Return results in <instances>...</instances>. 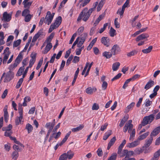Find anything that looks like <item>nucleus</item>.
I'll use <instances>...</instances> for the list:
<instances>
[{
    "mask_svg": "<svg viewBox=\"0 0 160 160\" xmlns=\"http://www.w3.org/2000/svg\"><path fill=\"white\" fill-rule=\"evenodd\" d=\"M108 86V83L105 81H103L102 85V90H105L106 89Z\"/></svg>",
    "mask_w": 160,
    "mask_h": 160,
    "instance_id": "obj_59",
    "label": "nucleus"
},
{
    "mask_svg": "<svg viewBox=\"0 0 160 160\" xmlns=\"http://www.w3.org/2000/svg\"><path fill=\"white\" fill-rule=\"evenodd\" d=\"M131 131V132L130 133V136L129 138L130 140H131L132 139H133L135 137L136 133L135 130V129H132ZM130 132H131V131Z\"/></svg>",
    "mask_w": 160,
    "mask_h": 160,
    "instance_id": "obj_38",
    "label": "nucleus"
},
{
    "mask_svg": "<svg viewBox=\"0 0 160 160\" xmlns=\"http://www.w3.org/2000/svg\"><path fill=\"white\" fill-rule=\"evenodd\" d=\"M149 133L150 132H145L144 134L139 136L137 139L139 141L140 140H143L145 139L149 135Z\"/></svg>",
    "mask_w": 160,
    "mask_h": 160,
    "instance_id": "obj_24",
    "label": "nucleus"
},
{
    "mask_svg": "<svg viewBox=\"0 0 160 160\" xmlns=\"http://www.w3.org/2000/svg\"><path fill=\"white\" fill-rule=\"evenodd\" d=\"M101 42L107 47H109L110 45V39L108 37H102L101 38Z\"/></svg>",
    "mask_w": 160,
    "mask_h": 160,
    "instance_id": "obj_9",
    "label": "nucleus"
},
{
    "mask_svg": "<svg viewBox=\"0 0 160 160\" xmlns=\"http://www.w3.org/2000/svg\"><path fill=\"white\" fill-rule=\"evenodd\" d=\"M30 11L29 9H25L22 12V16L24 17L27 16V15L30 14Z\"/></svg>",
    "mask_w": 160,
    "mask_h": 160,
    "instance_id": "obj_43",
    "label": "nucleus"
},
{
    "mask_svg": "<svg viewBox=\"0 0 160 160\" xmlns=\"http://www.w3.org/2000/svg\"><path fill=\"white\" fill-rule=\"evenodd\" d=\"M52 47V44L47 43L45 49L42 52L44 54H46L51 49Z\"/></svg>",
    "mask_w": 160,
    "mask_h": 160,
    "instance_id": "obj_23",
    "label": "nucleus"
},
{
    "mask_svg": "<svg viewBox=\"0 0 160 160\" xmlns=\"http://www.w3.org/2000/svg\"><path fill=\"white\" fill-rule=\"evenodd\" d=\"M18 112L19 114V117L21 118L23 117V108L22 107V104H19V107L18 108Z\"/></svg>",
    "mask_w": 160,
    "mask_h": 160,
    "instance_id": "obj_35",
    "label": "nucleus"
},
{
    "mask_svg": "<svg viewBox=\"0 0 160 160\" xmlns=\"http://www.w3.org/2000/svg\"><path fill=\"white\" fill-rule=\"evenodd\" d=\"M112 54H113L111 52H110L106 51L104 52L102 54V56L106 57L107 58H111Z\"/></svg>",
    "mask_w": 160,
    "mask_h": 160,
    "instance_id": "obj_27",
    "label": "nucleus"
},
{
    "mask_svg": "<svg viewBox=\"0 0 160 160\" xmlns=\"http://www.w3.org/2000/svg\"><path fill=\"white\" fill-rule=\"evenodd\" d=\"M73 58V56L71 55L68 59L66 65L67 66H68L70 64L71 61L72 60Z\"/></svg>",
    "mask_w": 160,
    "mask_h": 160,
    "instance_id": "obj_56",
    "label": "nucleus"
},
{
    "mask_svg": "<svg viewBox=\"0 0 160 160\" xmlns=\"http://www.w3.org/2000/svg\"><path fill=\"white\" fill-rule=\"evenodd\" d=\"M149 35L146 33H143L138 36L136 38V41L138 42L143 39L148 38L149 37Z\"/></svg>",
    "mask_w": 160,
    "mask_h": 160,
    "instance_id": "obj_13",
    "label": "nucleus"
},
{
    "mask_svg": "<svg viewBox=\"0 0 160 160\" xmlns=\"http://www.w3.org/2000/svg\"><path fill=\"white\" fill-rule=\"evenodd\" d=\"M81 37H79V39H80V41L84 42L86 38L88 36V34L86 32H84L81 35Z\"/></svg>",
    "mask_w": 160,
    "mask_h": 160,
    "instance_id": "obj_32",
    "label": "nucleus"
},
{
    "mask_svg": "<svg viewBox=\"0 0 160 160\" xmlns=\"http://www.w3.org/2000/svg\"><path fill=\"white\" fill-rule=\"evenodd\" d=\"M143 149L141 148H137L134 150V152L137 154H139L143 152Z\"/></svg>",
    "mask_w": 160,
    "mask_h": 160,
    "instance_id": "obj_53",
    "label": "nucleus"
},
{
    "mask_svg": "<svg viewBox=\"0 0 160 160\" xmlns=\"http://www.w3.org/2000/svg\"><path fill=\"white\" fill-rule=\"evenodd\" d=\"M32 2H23L22 4L24 5V8H27V9H29L31 5Z\"/></svg>",
    "mask_w": 160,
    "mask_h": 160,
    "instance_id": "obj_33",
    "label": "nucleus"
},
{
    "mask_svg": "<svg viewBox=\"0 0 160 160\" xmlns=\"http://www.w3.org/2000/svg\"><path fill=\"white\" fill-rule=\"evenodd\" d=\"M84 127V125L83 124H80L78 127L75 128H73L72 129V131L73 132H76L79 131Z\"/></svg>",
    "mask_w": 160,
    "mask_h": 160,
    "instance_id": "obj_25",
    "label": "nucleus"
},
{
    "mask_svg": "<svg viewBox=\"0 0 160 160\" xmlns=\"http://www.w3.org/2000/svg\"><path fill=\"white\" fill-rule=\"evenodd\" d=\"M99 108V106L98 104L96 103H94L92 107V110H98Z\"/></svg>",
    "mask_w": 160,
    "mask_h": 160,
    "instance_id": "obj_57",
    "label": "nucleus"
},
{
    "mask_svg": "<svg viewBox=\"0 0 160 160\" xmlns=\"http://www.w3.org/2000/svg\"><path fill=\"white\" fill-rule=\"evenodd\" d=\"M121 73H118L117 75L115 76L112 79V81H113L119 79L121 77Z\"/></svg>",
    "mask_w": 160,
    "mask_h": 160,
    "instance_id": "obj_63",
    "label": "nucleus"
},
{
    "mask_svg": "<svg viewBox=\"0 0 160 160\" xmlns=\"http://www.w3.org/2000/svg\"><path fill=\"white\" fill-rule=\"evenodd\" d=\"M88 10V8H85L80 12L77 19V21H80L81 19L82 18L83 16H84V17H85V15L87 12Z\"/></svg>",
    "mask_w": 160,
    "mask_h": 160,
    "instance_id": "obj_11",
    "label": "nucleus"
},
{
    "mask_svg": "<svg viewBox=\"0 0 160 160\" xmlns=\"http://www.w3.org/2000/svg\"><path fill=\"white\" fill-rule=\"evenodd\" d=\"M111 52L113 55H115L118 54L121 51V49L117 45H114L111 50Z\"/></svg>",
    "mask_w": 160,
    "mask_h": 160,
    "instance_id": "obj_7",
    "label": "nucleus"
},
{
    "mask_svg": "<svg viewBox=\"0 0 160 160\" xmlns=\"http://www.w3.org/2000/svg\"><path fill=\"white\" fill-rule=\"evenodd\" d=\"M25 129L28 131V133H29L32 131L33 127L31 125L28 123L26 125Z\"/></svg>",
    "mask_w": 160,
    "mask_h": 160,
    "instance_id": "obj_29",
    "label": "nucleus"
},
{
    "mask_svg": "<svg viewBox=\"0 0 160 160\" xmlns=\"http://www.w3.org/2000/svg\"><path fill=\"white\" fill-rule=\"evenodd\" d=\"M154 117L153 114L144 117L142 119V122L144 125L150 124L154 120Z\"/></svg>",
    "mask_w": 160,
    "mask_h": 160,
    "instance_id": "obj_2",
    "label": "nucleus"
},
{
    "mask_svg": "<svg viewBox=\"0 0 160 160\" xmlns=\"http://www.w3.org/2000/svg\"><path fill=\"white\" fill-rule=\"evenodd\" d=\"M18 156V152L15 151L13 152L12 155V158L14 160H16Z\"/></svg>",
    "mask_w": 160,
    "mask_h": 160,
    "instance_id": "obj_40",
    "label": "nucleus"
},
{
    "mask_svg": "<svg viewBox=\"0 0 160 160\" xmlns=\"http://www.w3.org/2000/svg\"><path fill=\"white\" fill-rule=\"evenodd\" d=\"M160 156V149L155 152L153 154V157L150 160H158Z\"/></svg>",
    "mask_w": 160,
    "mask_h": 160,
    "instance_id": "obj_18",
    "label": "nucleus"
},
{
    "mask_svg": "<svg viewBox=\"0 0 160 160\" xmlns=\"http://www.w3.org/2000/svg\"><path fill=\"white\" fill-rule=\"evenodd\" d=\"M22 58V56L21 53H20L17 58H16V62H20Z\"/></svg>",
    "mask_w": 160,
    "mask_h": 160,
    "instance_id": "obj_52",
    "label": "nucleus"
},
{
    "mask_svg": "<svg viewBox=\"0 0 160 160\" xmlns=\"http://www.w3.org/2000/svg\"><path fill=\"white\" fill-rule=\"evenodd\" d=\"M65 153L66 154L68 158L69 159L72 158L74 155V153L71 151H68L67 153Z\"/></svg>",
    "mask_w": 160,
    "mask_h": 160,
    "instance_id": "obj_39",
    "label": "nucleus"
},
{
    "mask_svg": "<svg viewBox=\"0 0 160 160\" xmlns=\"http://www.w3.org/2000/svg\"><path fill=\"white\" fill-rule=\"evenodd\" d=\"M106 0H101L99 2L97 10V12L99 11L102 8L103 5L104 4Z\"/></svg>",
    "mask_w": 160,
    "mask_h": 160,
    "instance_id": "obj_26",
    "label": "nucleus"
},
{
    "mask_svg": "<svg viewBox=\"0 0 160 160\" xmlns=\"http://www.w3.org/2000/svg\"><path fill=\"white\" fill-rule=\"evenodd\" d=\"M129 118V116L128 115H125L123 118L121 120L120 123L119 124V126L120 127H121L123 126L125 123L128 120Z\"/></svg>",
    "mask_w": 160,
    "mask_h": 160,
    "instance_id": "obj_21",
    "label": "nucleus"
},
{
    "mask_svg": "<svg viewBox=\"0 0 160 160\" xmlns=\"http://www.w3.org/2000/svg\"><path fill=\"white\" fill-rule=\"evenodd\" d=\"M84 27L81 26L77 30V32H76L77 33V34L78 35H80L82 33V32L84 30Z\"/></svg>",
    "mask_w": 160,
    "mask_h": 160,
    "instance_id": "obj_48",
    "label": "nucleus"
},
{
    "mask_svg": "<svg viewBox=\"0 0 160 160\" xmlns=\"http://www.w3.org/2000/svg\"><path fill=\"white\" fill-rule=\"evenodd\" d=\"M61 22L62 17L61 16H59L56 18L54 22L52 24L57 28L61 24Z\"/></svg>",
    "mask_w": 160,
    "mask_h": 160,
    "instance_id": "obj_15",
    "label": "nucleus"
},
{
    "mask_svg": "<svg viewBox=\"0 0 160 160\" xmlns=\"http://www.w3.org/2000/svg\"><path fill=\"white\" fill-rule=\"evenodd\" d=\"M53 18L52 17L50 16L46 15L44 19V23L49 25L52 22Z\"/></svg>",
    "mask_w": 160,
    "mask_h": 160,
    "instance_id": "obj_22",
    "label": "nucleus"
},
{
    "mask_svg": "<svg viewBox=\"0 0 160 160\" xmlns=\"http://www.w3.org/2000/svg\"><path fill=\"white\" fill-rule=\"evenodd\" d=\"M32 17V15L31 14L27 15V16H24V21L25 22H28L30 21Z\"/></svg>",
    "mask_w": 160,
    "mask_h": 160,
    "instance_id": "obj_41",
    "label": "nucleus"
},
{
    "mask_svg": "<svg viewBox=\"0 0 160 160\" xmlns=\"http://www.w3.org/2000/svg\"><path fill=\"white\" fill-rule=\"evenodd\" d=\"M98 4V2H96L93 3V8H90L87 11L85 17L83 18V20L84 21H86L88 19L92 11L95 10Z\"/></svg>",
    "mask_w": 160,
    "mask_h": 160,
    "instance_id": "obj_1",
    "label": "nucleus"
},
{
    "mask_svg": "<svg viewBox=\"0 0 160 160\" xmlns=\"http://www.w3.org/2000/svg\"><path fill=\"white\" fill-rule=\"evenodd\" d=\"M8 106L6 105L3 109L4 111V117L5 121L7 123L8 122V119L9 115L7 111Z\"/></svg>",
    "mask_w": 160,
    "mask_h": 160,
    "instance_id": "obj_12",
    "label": "nucleus"
},
{
    "mask_svg": "<svg viewBox=\"0 0 160 160\" xmlns=\"http://www.w3.org/2000/svg\"><path fill=\"white\" fill-rule=\"evenodd\" d=\"M54 35V34L53 33H51L50 35L47 38L45 42L47 43L52 44L51 42L53 38Z\"/></svg>",
    "mask_w": 160,
    "mask_h": 160,
    "instance_id": "obj_31",
    "label": "nucleus"
},
{
    "mask_svg": "<svg viewBox=\"0 0 160 160\" xmlns=\"http://www.w3.org/2000/svg\"><path fill=\"white\" fill-rule=\"evenodd\" d=\"M152 49V46H150L148 48L142 50V52L144 53H147L150 52Z\"/></svg>",
    "mask_w": 160,
    "mask_h": 160,
    "instance_id": "obj_36",
    "label": "nucleus"
},
{
    "mask_svg": "<svg viewBox=\"0 0 160 160\" xmlns=\"http://www.w3.org/2000/svg\"><path fill=\"white\" fill-rule=\"evenodd\" d=\"M160 132V126L158 127L155 128L151 132L150 136L152 137L157 135Z\"/></svg>",
    "mask_w": 160,
    "mask_h": 160,
    "instance_id": "obj_14",
    "label": "nucleus"
},
{
    "mask_svg": "<svg viewBox=\"0 0 160 160\" xmlns=\"http://www.w3.org/2000/svg\"><path fill=\"white\" fill-rule=\"evenodd\" d=\"M71 131H69L66 134L64 138L63 139V140L61 142L60 145H62L65 142L67 141L68 137L71 134Z\"/></svg>",
    "mask_w": 160,
    "mask_h": 160,
    "instance_id": "obj_34",
    "label": "nucleus"
},
{
    "mask_svg": "<svg viewBox=\"0 0 160 160\" xmlns=\"http://www.w3.org/2000/svg\"><path fill=\"white\" fill-rule=\"evenodd\" d=\"M137 52L136 50H134L128 53L127 55L128 57L133 56L137 53Z\"/></svg>",
    "mask_w": 160,
    "mask_h": 160,
    "instance_id": "obj_42",
    "label": "nucleus"
},
{
    "mask_svg": "<svg viewBox=\"0 0 160 160\" xmlns=\"http://www.w3.org/2000/svg\"><path fill=\"white\" fill-rule=\"evenodd\" d=\"M9 49V48L8 47H7L4 51L3 54L4 55L3 60V63H6L9 56L11 53Z\"/></svg>",
    "mask_w": 160,
    "mask_h": 160,
    "instance_id": "obj_4",
    "label": "nucleus"
},
{
    "mask_svg": "<svg viewBox=\"0 0 160 160\" xmlns=\"http://www.w3.org/2000/svg\"><path fill=\"white\" fill-rule=\"evenodd\" d=\"M152 103V102L150 101L149 99H146L144 103L145 106L148 107L150 106Z\"/></svg>",
    "mask_w": 160,
    "mask_h": 160,
    "instance_id": "obj_54",
    "label": "nucleus"
},
{
    "mask_svg": "<svg viewBox=\"0 0 160 160\" xmlns=\"http://www.w3.org/2000/svg\"><path fill=\"white\" fill-rule=\"evenodd\" d=\"M77 36V33H75L73 34L72 35V37L70 41L69 44H71L74 41V39Z\"/></svg>",
    "mask_w": 160,
    "mask_h": 160,
    "instance_id": "obj_58",
    "label": "nucleus"
},
{
    "mask_svg": "<svg viewBox=\"0 0 160 160\" xmlns=\"http://www.w3.org/2000/svg\"><path fill=\"white\" fill-rule=\"evenodd\" d=\"M116 140V137H114L110 140L108 144L112 146L114 144Z\"/></svg>",
    "mask_w": 160,
    "mask_h": 160,
    "instance_id": "obj_64",
    "label": "nucleus"
},
{
    "mask_svg": "<svg viewBox=\"0 0 160 160\" xmlns=\"http://www.w3.org/2000/svg\"><path fill=\"white\" fill-rule=\"evenodd\" d=\"M89 65V62H88L86 63L85 66L84 67V69H83V70L82 72V75H83L85 74V72L86 71V70H87V68Z\"/></svg>",
    "mask_w": 160,
    "mask_h": 160,
    "instance_id": "obj_60",
    "label": "nucleus"
},
{
    "mask_svg": "<svg viewBox=\"0 0 160 160\" xmlns=\"http://www.w3.org/2000/svg\"><path fill=\"white\" fill-rule=\"evenodd\" d=\"M21 40L18 39L14 42L13 44V47H17L21 43Z\"/></svg>",
    "mask_w": 160,
    "mask_h": 160,
    "instance_id": "obj_46",
    "label": "nucleus"
},
{
    "mask_svg": "<svg viewBox=\"0 0 160 160\" xmlns=\"http://www.w3.org/2000/svg\"><path fill=\"white\" fill-rule=\"evenodd\" d=\"M128 150L127 149H124L122 150H118V153L121 157H122L125 156H126Z\"/></svg>",
    "mask_w": 160,
    "mask_h": 160,
    "instance_id": "obj_19",
    "label": "nucleus"
},
{
    "mask_svg": "<svg viewBox=\"0 0 160 160\" xmlns=\"http://www.w3.org/2000/svg\"><path fill=\"white\" fill-rule=\"evenodd\" d=\"M68 157L66 153L62 154L59 157V160H66Z\"/></svg>",
    "mask_w": 160,
    "mask_h": 160,
    "instance_id": "obj_47",
    "label": "nucleus"
},
{
    "mask_svg": "<svg viewBox=\"0 0 160 160\" xmlns=\"http://www.w3.org/2000/svg\"><path fill=\"white\" fill-rule=\"evenodd\" d=\"M55 124V119H54L53 120V122L52 123L48 122V123H46V124L45 125V127L46 128H49V127L51 126V127L53 128Z\"/></svg>",
    "mask_w": 160,
    "mask_h": 160,
    "instance_id": "obj_37",
    "label": "nucleus"
},
{
    "mask_svg": "<svg viewBox=\"0 0 160 160\" xmlns=\"http://www.w3.org/2000/svg\"><path fill=\"white\" fill-rule=\"evenodd\" d=\"M120 64L119 62H116L114 63L112 66V69L113 71H116L119 68Z\"/></svg>",
    "mask_w": 160,
    "mask_h": 160,
    "instance_id": "obj_28",
    "label": "nucleus"
},
{
    "mask_svg": "<svg viewBox=\"0 0 160 160\" xmlns=\"http://www.w3.org/2000/svg\"><path fill=\"white\" fill-rule=\"evenodd\" d=\"M44 35V33L42 30H40L38 33L35 35L38 38H39L42 36Z\"/></svg>",
    "mask_w": 160,
    "mask_h": 160,
    "instance_id": "obj_55",
    "label": "nucleus"
},
{
    "mask_svg": "<svg viewBox=\"0 0 160 160\" xmlns=\"http://www.w3.org/2000/svg\"><path fill=\"white\" fill-rule=\"evenodd\" d=\"M135 103L134 102H132L130 105H128L126 109L127 112H128L132 107L135 105Z\"/></svg>",
    "mask_w": 160,
    "mask_h": 160,
    "instance_id": "obj_50",
    "label": "nucleus"
},
{
    "mask_svg": "<svg viewBox=\"0 0 160 160\" xmlns=\"http://www.w3.org/2000/svg\"><path fill=\"white\" fill-rule=\"evenodd\" d=\"M117 157V154L113 153L108 160H115Z\"/></svg>",
    "mask_w": 160,
    "mask_h": 160,
    "instance_id": "obj_61",
    "label": "nucleus"
},
{
    "mask_svg": "<svg viewBox=\"0 0 160 160\" xmlns=\"http://www.w3.org/2000/svg\"><path fill=\"white\" fill-rule=\"evenodd\" d=\"M116 30L111 27L110 30L109 34L112 37H114L115 35Z\"/></svg>",
    "mask_w": 160,
    "mask_h": 160,
    "instance_id": "obj_49",
    "label": "nucleus"
},
{
    "mask_svg": "<svg viewBox=\"0 0 160 160\" xmlns=\"http://www.w3.org/2000/svg\"><path fill=\"white\" fill-rule=\"evenodd\" d=\"M132 120H129L128 122L126 123L123 128V131L124 132H126L128 129V133H130L131 131L133 128V125L132 124Z\"/></svg>",
    "mask_w": 160,
    "mask_h": 160,
    "instance_id": "obj_3",
    "label": "nucleus"
},
{
    "mask_svg": "<svg viewBox=\"0 0 160 160\" xmlns=\"http://www.w3.org/2000/svg\"><path fill=\"white\" fill-rule=\"evenodd\" d=\"M12 13L8 14L7 12H4L3 14L2 18V20L4 22H9L11 19Z\"/></svg>",
    "mask_w": 160,
    "mask_h": 160,
    "instance_id": "obj_6",
    "label": "nucleus"
},
{
    "mask_svg": "<svg viewBox=\"0 0 160 160\" xmlns=\"http://www.w3.org/2000/svg\"><path fill=\"white\" fill-rule=\"evenodd\" d=\"M60 123H59L52 130V132L55 134L57 130L59 128L60 125Z\"/></svg>",
    "mask_w": 160,
    "mask_h": 160,
    "instance_id": "obj_62",
    "label": "nucleus"
},
{
    "mask_svg": "<svg viewBox=\"0 0 160 160\" xmlns=\"http://www.w3.org/2000/svg\"><path fill=\"white\" fill-rule=\"evenodd\" d=\"M112 134V131L111 130H108L104 134L103 137V139L105 140H106Z\"/></svg>",
    "mask_w": 160,
    "mask_h": 160,
    "instance_id": "obj_30",
    "label": "nucleus"
},
{
    "mask_svg": "<svg viewBox=\"0 0 160 160\" xmlns=\"http://www.w3.org/2000/svg\"><path fill=\"white\" fill-rule=\"evenodd\" d=\"M97 90V89L95 87L91 88L89 87L86 90V92L89 94H92L93 92H95Z\"/></svg>",
    "mask_w": 160,
    "mask_h": 160,
    "instance_id": "obj_17",
    "label": "nucleus"
},
{
    "mask_svg": "<svg viewBox=\"0 0 160 160\" xmlns=\"http://www.w3.org/2000/svg\"><path fill=\"white\" fill-rule=\"evenodd\" d=\"M36 53H32L31 55V58L30 60L29 66L30 68L32 67L36 61Z\"/></svg>",
    "mask_w": 160,
    "mask_h": 160,
    "instance_id": "obj_10",
    "label": "nucleus"
},
{
    "mask_svg": "<svg viewBox=\"0 0 160 160\" xmlns=\"http://www.w3.org/2000/svg\"><path fill=\"white\" fill-rule=\"evenodd\" d=\"M23 78H22L19 79L16 86V88H20L23 81Z\"/></svg>",
    "mask_w": 160,
    "mask_h": 160,
    "instance_id": "obj_45",
    "label": "nucleus"
},
{
    "mask_svg": "<svg viewBox=\"0 0 160 160\" xmlns=\"http://www.w3.org/2000/svg\"><path fill=\"white\" fill-rule=\"evenodd\" d=\"M153 138V137L150 136V138H148L145 141V143L144 144V146L146 148H148L150 145L151 144Z\"/></svg>",
    "mask_w": 160,
    "mask_h": 160,
    "instance_id": "obj_16",
    "label": "nucleus"
},
{
    "mask_svg": "<svg viewBox=\"0 0 160 160\" xmlns=\"http://www.w3.org/2000/svg\"><path fill=\"white\" fill-rule=\"evenodd\" d=\"M22 118H21L20 117H17L15 120V123L16 125H18L20 123Z\"/></svg>",
    "mask_w": 160,
    "mask_h": 160,
    "instance_id": "obj_51",
    "label": "nucleus"
},
{
    "mask_svg": "<svg viewBox=\"0 0 160 160\" xmlns=\"http://www.w3.org/2000/svg\"><path fill=\"white\" fill-rule=\"evenodd\" d=\"M154 84V82L152 80H149L146 84L144 87V88L148 90L152 87Z\"/></svg>",
    "mask_w": 160,
    "mask_h": 160,
    "instance_id": "obj_20",
    "label": "nucleus"
},
{
    "mask_svg": "<svg viewBox=\"0 0 160 160\" xmlns=\"http://www.w3.org/2000/svg\"><path fill=\"white\" fill-rule=\"evenodd\" d=\"M24 66L21 67L18 71L17 73L16 74L17 76H20L22 75V73L24 71Z\"/></svg>",
    "mask_w": 160,
    "mask_h": 160,
    "instance_id": "obj_44",
    "label": "nucleus"
},
{
    "mask_svg": "<svg viewBox=\"0 0 160 160\" xmlns=\"http://www.w3.org/2000/svg\"><path fill=\"white\" fill-rule=\"evenodd\" d=\"M140 142L138 139L131 143H127L126 146L129 148H133L135 147L140 144Z\"/></svg>",
    "mask_w": 160,
    "mask_h": 160,
    "instance_id": "obj_8",
    "label": "nucleus"
},
{
    "mask_svg": "<svg viewBox=\"0 0 160 160\" xmlns=\"http://www.w3.org/2000/svg\"><path fill=\"white\" fill-rule=\"evenodd\" d=\"M13 73L11 72V71H9L7 73L5 78L4 80V82H9L13 78Z\"/></svg>",
    "mask_w": 160,
    "mask_h": 160,
    "instance_id": "obj_5",
    "label": "nucleus"
}]
</instances>
